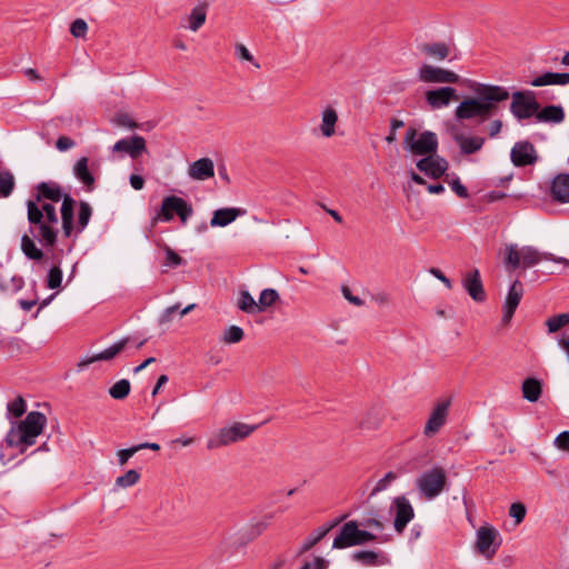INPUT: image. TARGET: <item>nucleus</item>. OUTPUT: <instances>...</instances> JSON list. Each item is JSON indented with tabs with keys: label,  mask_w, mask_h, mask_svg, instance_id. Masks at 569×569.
Instances as JSON below:
<instances>
[{
	"label": "nucleus",
	"mask_w": 569,
	"mask_h": 569,
	"mask_svg": "<svg viewBox=\"0 0 569 569\" xmlns=\"http://www.w3.org/2000/svg\"><path fill=\"white\" fill-rule=\"evenodd\" d=\"M27 216L31 226L30 233L36 236L46 247H54L58 237L56 207L51 203L39 204L29 200L27 202Z\"/></svg>",
	"instance_id": "obj_1"
},
{
	"label": "nucleus",
	"mask_w": 569,
	"mask_h": 569,
	"mask_svg": "<svg viewBox=\"0 0 569 569\" xmlns=\"http://www.w3.org/2000/svg\"><path fill=\"white\" fill-rule=\"evenodd\" d=\"M47 422L46 416L40 411H31L17 428H11L6 441L9 447L32 446L36 438L42 432Z\"/></svg>",
	"instance_id": "obj_2"
},
{
	"label": "nucleus",
	"mask_w": 569,
	"mask_h": 569,
	"mask_svg": "<svg viewBox=\"0 0 569 569\" xmlns=\"http://www.w3.org/2000/svg\"><path fill=\"white\" fill-rule=\"evenodd\" d=\"M506 257L505 264L507 268L517 269L522 267L523 269L531 268L538 264L541 260L553 259V254L550 252H540L537 248L531 246H525L518 249L515 243L507 244L505 248Z\"/></svg>",
	"instance_id": "obj_3"
},
{
	"label": "nucleus",
	"mask_w": 569,
	"mask_h": 569,
	"mask_svg": "<svg viewBox=\"0 0 569 569\" xmlns=\"http://www.w3.org/2000/svg\"><path fill=\"white\" fill-rule=\"evenodd\" d=\"M257 429L256 425L233 422L230 426L218 429L206 442L208 450H214L230 446L248 438Z\"/></svg>",
	"instance_id": "obj_4"
},
{
	"label": "nucleus",
	"mask_w": 569,
	"mask_h": 569,
	"mask_svg": "<svg viewBox=\"0 0 569 569\" xmlns=\"http://www.w3.org/2000/svg\"><path fill=\"white\" fill-rule=\"evenodd\" d=\"M447 473L442 467L436 466L423 471L415 481L416 488L426 500H433L445 489Z\"/></svg>",
	"instance_id": "obj_5"
},
{
	"label": "nucleus",
	"mask_w": 569,
	"mask_h": 569,
	"mask_svg": "<svg viewBox=\"0 0 569 569\" xmlns=\"http://www.w3.org/2000/svg\"><path fill=\"white\" fill-rule=\"evenodd\" d=\"M403 148L413 156H431L438 150V138L432 131H423L418 136L416 128H408L405 139Z\"/></svg>",
	"instance_id": "obj_6"
},
{
	"label": "nucleus",
	"mask_w": 569,
	"mask_h": 569,
	"mask_svg": "<svg viewBox=\"0 0 569 569\" xmlns=\"http://www.w3.org/2000/svg\"><path fill=\"white\" fill-rule=\"evenodd\" d=\"M472 91L485 107L488 118L497 111L500 102L507 101L510 97L507 88L497 84L476 83Z\"/></svg>",
	"instance_id": "obj_7"
},
{
	"label": "nucleus",
	"mask_w": 569,
	"mask_h": 569,
	"mask_svg": "<svg viewBox=\"0 0 569 569\" xmlns=\"http://www.w3.org/2000/svg\"><path fill=\"white\" fill-rule=\"evenodd\" d=\"M373 540H376V535L359 529L358 522L352 520L341 527L338 536L333 540L332 548L346 549L353 546H361Z\"/></svg>",
	"instance_id": "obj_8"
},
{
	"label": "nucleus",
	"mask_w": 569,
	"mask_h": 569,
	"mask_svg": "<svg viewBox=\"0 0 569 569\" xmlns=\"http://www.w3.org/2000/svg\"><path fill=\"white\" fill-rule=\"evenodd\" d=\"M511 97L510 112L517 120L522 121L533 116L537 117L540 104L536 99L535 92L515 91Z\"/></svg>",
	"instance_id": "obj_9"
},
{
	"label": "nucleus",
	"mask_w": 569,
	"mask_h": 569,
	"mask_svg": "<svg viewBox=\"0 0 569 569\" xmlns=\"http://www.w3.org/2000/svg\"><path fill=\"white\" fill-rule=\"evenodd\" d=\"M501 545V537L490 525L481 526L476 533V550L491 560Z\"/></svg>",
	"instance_id": "obj_10"
},
{
	"label": "nucleus",
	"mask_w": 569,
	"mask_h": 569,
	"mask_svg": "<svg viewBox=\"0 0 569 569\" xmlns=\"http://www.w3.org/2000/svg\"><path fill=\"white\" fill-rule=\"evenodd\" d=\"M450 403V400L446 399L440 400L435 405L423 429V435L426 437L430 438L437 435L446 425L449 416Z\"/></svg>",
	"instance_id": "obj_11"
},
{
	"label": "nucleus",
	"mask_w": 569,
	"mask_h": 569,
	"mask_svg": "<svg viewBox=\"0 0 569 569\" xmlns=\"http://www.w3.org/2000/svg\"><path fill=\"white\" fill-rule=\"evenodd\" d=\"M419 79L427 83H457L459 76L450 70L423 64L418 72Z\"/></svg>",
	"instance_id": "obj_12"
},
{
	"label": "nucleus",
	"mask_w": 569,
	"mask_h": 569,
	"mask_svg": "<svg viewBox=\"0 0 569 569\" xmlns=\"http://www.w3.org/2000/svg\"><path fill=\"white\" fill-rule=\"evenodd\" d=\"M455 117L458 120L478 118L480 121H485L489 119L485 112V107H482L479 98L476 94L475 97L466 98L460 102V104L456 108Z\"/></svg>",
	"instance_id": "obj_13"
},
{
	"label": "nucleus",
	"mask_w": 569,
	"mask_h": 569,
	"mask_svg": "<svg viewBox=\"0 0 569 569\" xmlns=\"http://www.w3.org/2000/svg\"><path fill=\"white\" fill-rule=\"evenodd\" d=\"M523 284L519 279H516L510 286L502 306V321L509 323L512 319L522 297H523Z\"/></svg>",
	"instance_id": "obj_14"
},
{
	"label": "nucleus",
	"mask_w": 569,
	"mask_h": 569,
	"mask_svg": "<svg viewBox=\"0 0 569 569\" xmlns=\"http://www.w3.org/2000/svg\"><path fill=\"white\" fill-rule=\"evenodd\" d=\"M510 157L516 167L533 164L538 159L536 149L529 141L516 142L511 149Z\"/></svg>",
	"instance_id": "obj_15"
},
{
	"label": "nucleus",
	"mask_w": 569,
	"mask_h": 569,
	"mask_svg": "<svg viewBox=\"0 0 569 569\" xmlns=\"http://www.w3.org/2000/svg\"><path fill=\"white\" fill-rule=\"evenodd\" d=\"M425 99L431 109H441L449 106L452 100H457V90L452 87L428 90Z\"/></svg>",
	"instance_id": "obj_16"
},
{
	"label": "nucleus",
	"mask_w": 569,
	"mask_h": 569,
	"mask_svg": "<svg viewBox=\"0 0 569 569\" xmlns=\"http://www.w3.org/2000/svg\"><path fill=\"white\" fill-rule=\"evenodd\" d=\"M417 168L432 179H439L448 169V161L438 156H426L417 161Z\"/></svg>",
	"instance_id": "obj_17"
},
{
	"label": "nucleus",
	"mask_w": 569,
	"mask_h": 569,
	"mask_svg": "<svg viewBox=\"0 0 569 569\" xmlns=\"http://www.w3.org/2000/svg\"><path fill=\"white\" fill-rule=\"evenodd\" d=\"M396 507V517H395V530L398 533H402L407 525L413 519L415 511L409 502V500L405 497H397L395 499Z\"/></svg>",
	"instance_id": "obj_18"
},
{
	"label": "nucleus",
	"mask_w": 569,
	"mask_h": 569,
	"mask_svg": "<svg viewBox=\"0 0 569 569\" xmlns=\"http://www.w3.org/2000/svg\"><path fill=\"white\" fill-rule=\"evenodd\" d=\"M129 338L124 337L118 342L113 343L112 346L108 347L107 349L102 350L101 352H98L91 357L84 358L78 362L79 370H82L83 368L88 367L89 365L96 362V361H108L113 359L117 355H119L128 345Z\"/></svg>",
	"instance_id": "obj_19"
},
{
	"label": "nucleus",
	"mask_w": 569,
	"mask_h": 569,
	"mask_svg": "<svg viewBox=\"0 0 569 569\" xmlns=\"http://www.w3.org/2000/svg\"><path fill=\"white\" fill-rule=\"evenodd\" d=\"M146 140L141 136H132L131 138L120 139L113 147V152H126L132 159H137L140 153L146 151Z\"/></svg>",
	"instance_id": "obj_20"
},
{
	"label": "nucleus",
	"mask_w": 569,
	"mask_h": 569,
	"mask_svg": "<svg viewBox=\"0 0 569 569\" xmlns=\"http://www.w3.org/2000/svg\"><path fill=\"white\" fill-rule=\"evenodd\" d=\"M462 286L468 292V295L477 302H483L486 300V292L483 289V284L480 278V272L478 269L469 271L466 273Z\"/></svg>",
	"instance_id": "obj_21"
},
{
	"label": "nucleus",
	"mask_w": 569,
	"mask_h": 569,
	"mask_svg": "<svg viewBox=\"0 0 569 569\" xmlns=\"http://www.w3.org/2000/svg\"><path fill=\"white\" fill-rule=\"evenodd\" d=\"M549 194L555 202L569 203V173H558L552 179Z\"/></svg>",
	"instance_id": "obj_22"
},
{
	"label": "nucleus",
	"mask_w": 569,
	"mask_h": 569,
	"mask_svg": "<svg viewBox=\"0 0 569 569\" xmlns=\"http://www.w3.org/2000/svg\"><path fill=\"white\" fill-rule=\"evenodd\" d=\"M451 137L458 143L461 152L463 154H472L479 151L485 139L480 137H465L456 127L450 129Z\"/></svg>",
	"instance_id": "obj_23"
},
{
	"label": "nucleus",
	"mask_w": 569,
	"mask_h": 569,
	"mask_svg": "<svg viewBox=\"0 0 569 569\" xmlns=\"http://www.w3.org/2000/svg\"><path fill=\"white\" fill-rule=\"evenodd\" d=\"M188 174L191 179L204 181L214 176V164L210 158H201L190 163Z\"/></svg>",
	"instance_id": "obj_24"
},
{
	"label": "nucleus",
	"mask_w": 569,
	"mask_h": 569,
	"mask_svg": "<svg viewBox=\"0 0 569 569\" xmlns=\"http://www.w3.org/2000/svg\"><path fill=\"white\" fill-rule=\"evenodd\" d=\"M339 122L337 110L328 104L321 111V121L319 124L320 133L323 138H331L336 134V128Z\"/></svg>",
	"instance_id": "obj_25"
},
{
	"label": "nucleus",
	"mask_w": 569,
	"mask_h": 569,
	"mask_svg": "<svg viewBox=\"0 0 569 569\" xmlns=\"http://www.w3.org/2000/svg\"><path fill=\"white\" fill-rule=\"evenodd\" d=\"M182 199L183 198L177 196H168L163 198L160 211L152 218V224H156L158 221H171L174 218V214H177Z\"/></svg>",
	"instance_id": "obj_26"
},
{
	"label": "nucleus",
	"mask_w": 569,
	"mask_h": 569,
	"mask_svg": "<svg viewBox=\"0 0 569 569\" xmlns=\"http://www.w3.org/2000/svg\"><path fill=\"white\" fill-rule=\"evenodd\" d=\"M246 210L240 208H220L213 211L210 220L211 227H226L232 223L239 216H243Z\"/></svg>",
	"instance_id": "obj_27"
},
{
	"label": "nucleus",
	"mask_w": 569,
	"mask_h": 569,
	"mask_svg": "<svg viewBox=\"0 0 569 569\" xmlns=\"http://www.w3.org/2000/svg\"><path fill=\"white\" fill-rule=\"evenodd\" d=\"M351 558L355 561L360 562L366 567H376L385 565L388 561V558L383 552H377L373 550H358L351 555Z\"/></svg>",
	"instance_id": "obj_28"
},
{
	"label": "nucleus",
	"mask_w": 569,
	"mask_h": 569,
	"mask_svg": "<svg viewBox=\"0 0 569 569\" xmlns=\"http://www.w3.org/2000/svg\"><path fill=\"white\" fill-rule=\"evenodd\" d=\"M37 191L38 192L36 194V199L33 201H36L39 204H42L41 202L43 199H48L53 202H58L62 198L61 188L57 183L41 182L37 186Z\"/></svg>",
	"instance_id": "obj_29"
},
{
	"label": "nucleus",
	"mask_w": 569,
	"mask_h": 569,
	"mask_svg": "<svg viewBox=\"0 0 569 569\" xmlns=\"http://www.w3.org/2000/svg\"><path fill=\"white\" fill-rule=\"evenodd\" d=\"M530 83L533 87L566 86V84H569V73L568 72H546V73L535 78Z\"/></svg>",
	"instance_id": "obj_30"
},
{
	"label": "nucleus",
	"mask_w": 569,
	"mask_h": 569,
	"mask_svg": "<svg viewBox=\"0 0 569 569\" xmlns=\"http://www.w3.org/2000/svg\"><path fill=\"white\" fill-rule=\"evenodd\" d=\"M73 207L74 200L66 194L61 206L62 230L66 237H70L73 231Z\"/></svg>",
	"instance_id": "obj_31"
},
{
	"label": "nucleus",
	"mask_w": 569,
	"mask_h": 569,
	"mask_svg": "<svg viewBox=\"0 0 569 569\" xmlns=\"http://www.w3.org/2000/svg\"><path fill=\"white\" fill-rule=\"evenodd\" d=\"M536 119L538 122L560 123L565 119V111L561 106H547L538 110Z\"/></svg>",
	"instance_id": "obj_32"
},
{
	"label": "nucleus",
	"mask_w": 569,
	"mask_h": 569,
	"mask_svg": "<svg viewBox=\"0 0 569 569\" xmlns=\"http://www.w3.org/2000/svg\"><path fill=\"white\" fill-rule=\"evenodd\" d=\"M88 162L89 160L87 157L80 158L73 167V173L80 182L88 187V189H92L96 180L89 171Z\"/></svg>",
	"instance_id": "obj_33"
},
{
	"label": "nucleus",
	"mask_w": 569,
	"mask_h": 569,
	"mask_svg": "<svg viewBox=\"0 0 569 569\" xmlns=\"http://www.w3.org/2000/svg\"><path fill=\"white\" fill-rule=\"evenodd\" d=\"M337 525V522H332L326 525L323 527H319L315 530L310 536H308L302 542L299 555H302L313 548L326 535Z\"/></svg>",
	"instance_id": "obj_34"
},
{
	"label": "nucleus",
	"mask_w": 569,
	"mask_h": 569,
	"mask_svg": "<svg viewBox=\"0 0 569 569\" xmlns=\"http://www.w3.org/2000/svg\"><path fill=\"white\" fill-rule=\"evenodd\" d=\"M521 389L523 398L530 402L538 401L542 392L540 381L535 378H527Z\"/></svg>",
	"instance_id": "obj_35"
},
{
	"label": "nucleus",
	"mask_w": 569,
	"mask_h": 569,
	"mask_svg": "<svg viewBox=\"0 0 569 569\" xmlns=\"http://www.w3.org/2000/svg\"><path fill=\"white\" fill-rule=\"evenodd\" d=\"M207 19V8L204 4L196 6L189 14V29L193 32L198 31Z\"/></svg>",
	"instance_id": "obj_36"
},
{
	"label": "nucleus",
	"mask_w": 569,
	"mask_h": 569,
	"mask_svg": "<svg viewBox=\"0 0 569 569\" xmlns=\"http://www.w3.org/2000/svg\"><path fill=\"white\" fill-rule=\"evenodd\" d=\"M21 250L22 252L31 260H41L43 258V252L39 249L34 241L30 238L29 234H23L21 238Z\"/></svg>",
	"instance_id": "obj_37"
},
{
	"label": "nucleus",
	"mask_w": 569,
	"mask_h": 569,
	"mask_svg": "<svg viewBox=\"0 0 569 569\" xmlns=\"http://www.w3.org/2000/svg\"><path fill=\"white\" fill-rule=\"evenodd\" d=\"M422 51L432 58L445 60L449 56L450 49L443 42H436L423 44Z\"/></svg>",
	"instance_id": "obj_38"
},
{
	"label": "nucleus",
	"mask_w": 569,
	"mask_h": 569,
	"mask_svg": "<svg viewBox=\"0 0 569 569\" xmlns=\"http://www.w3.org/2000/svg\"><path fill=\"white\" fill-rule=\"evenodd\" d=\"M16 186L14 177L9 170L0 171V198H8Z\"/></svg>",
	"instance_id": "obj_39"
},
{
	"label": "nucleus",
	"mask_w": 569,
	"mask_h": 569,
	"mask_svg": "<svg viewBox=\"0 0 569 569\" xmlns=\"http://www.w3.org/2000/svg\"><path fill=\"white\" fill-rule=\"evenodd\" d=\"M238 308L247 313L258 312V302L254 301L250 292L243 290L240 292Z\"/></svg>",
	"instance_id": "obj_40"
},
{
	"label": "nucleus",
	"mask_w": 569,
	"mask_h": 569,
	"mask_svg": "<svg viewBox=\"0 0 569 569\" xmlns=\"http://www.w3.org/2000/svg\"><path fill=\"white\" fill-rule=\"evenodd\" d=\"M130 388L129 380L121 379L109 389V395L116 400H122L129 395Z\"/></svg>",
	"instance_id": "obj_41"
},
{
	"label": "nucleus",
	"mask_w": 569,
	"mask_h": 569,
	"mask_svg": "<svg viewBox=\"0 0 569 569\" xmlns=\"http://www.w3.org/2000/svg\"><path fill=\"white\" fill-rule=\"evenodd\" d=\"M243 330L239 326L228 327L221 337V341L227 345L238 343L243 339Z\"/></svg>",
	"instance_id": "obj_42"
},
{
	"label": "nucleus",
	"mask_w": 569,
	"mask_h": 569,
	"mask_svg": "<svg viewBox=\"0 0 569 569\" xmlns=\"http://www.w3.org/2000/svg\"><path fill=\"white\" fill-rule=\"evenodd\" d=\"M279 299V293L274 289H264L261 291L258 301V311L271 307Z\"/></svg>",
	"instance_id": "obj_43"
},
{
	"label": "nucleus",
	"mask_w": 569,
	"mask_h": 569,
	"mask_svg": "<svg viewBox=\"0 0 569 569\" xmlns=\"http://www.w3.org/2000/svg\"><path fill=\"white\" fill-rule=\"evenodd\" d=\"M569 325V312L568 313H560L557 316H552L547 319L546 326L548 328L549 333L557 332L562 327Z\"/></svg>",
	"instance_id": "obj_44"
},
{
	"label": "nucleus",
	"mask_w": 569,
	"mask_h": 569,
	"mask_svg": "<svg viewBox=\"0 0 569 569\" xmlns=\"http://www.w3.org/2000/svg\"><path fill=\"white\" fill-rule=\"evenodd\" d=\"M163 251H164L163 267H167L169 269H174V268L181 266L184 262L182 257L179 253H177L169 246L164 244L163 246Z\"/></svg>",
	"instance_id": "obj_45"
},
{
	"label": "nucleus",
	"mask_w": 569,
	"mask_h": 569,
	"mask_svg": "<svg viewBox=\"0 0 569 569\" xmlns=\"http://www.w3.org/2000/svg\"><path fill=\"white\" fill-rule=\"evenodd\" d=\"M140 477L141 476L137 470L130 469L124 475H122L116 479V486L119 488L132 487L139 482Z\"/></svg>",
	"instance_id": "obj_46"
},
{
	"label": "nucleus",
	"mask_w": 569,
	"mask_h": 569,
	"mask_svg": "<svg viewBox=\"0 0 569 569\" xmlns=\"http://www.w3.org/2000/svg\"><path fill=\"white\" fill-rule=\"evenodd\" d=\"M92 214V209L90 204L86 201H81L79 204V212H78V226L79 231H82L87 224L89 223V220Z\"/></svg>",
	"instance_id": "obj_47"
},
{
	"label": "nucleus",
	"mask_w": 569,
	"mask_h": 569,
	"mask_svg": "<svg viewBox=\"0 0 569 569\" xmlns=\"http://www.w3.org/2000/svg\"><path fill=\"white\" fill-rule=\"evenodd\" d=\"M62 282V271L59 267H52L47 277V286L49 289H57Z\"/></svg>",
	"instance_id": "obj_48"
},
{
	"label": "nucleus",
	"mask_w": 569,
	"mask_h": 569,
	"mask_svg": "<svg viewBox=\"0 0 569 569\" xmlns=\"http://www.w3.org/2000/svg\"><path fill=\"white\" fill-rule=\"evenodd\" d=\"M27 409V403L23 397L18 396L12 402L8 405V411L16 418L21 417Z\"/></svg>",
	"instance_id": "obj_49"
},
{
	"label": "nucleus",
	"mask_w": 569,
	"mask_h": 569,
	"mask_svg": "<svg viewBox=\"0 0 569 569\" xmlns=\"http://www.w3.org/2000/svg\"><path fill=\"white\" fill-rule=\"evenodd\" d=\"M526 512V507L521 502H513L509 508V516L515 519L516 525L523 521Z\"/></svg>",
	"instance_id": "obj_50"
},
{
	"label": "nucleus",
	"mask_w": 569,
	"mask_h": 569,
	"mask_svg": "<svg viewBox=\"0 0 569 569\" xmlns=\"http://www.w3.org/2000/svg\"><path fill=\"white\" fill-rule=\"evenodd\" d=\"M87 31H88V24L87 22L81 19V18H78L76 19L71 26H70V33L74 37V38H84L86 34H87Z\"/></svg>",
	"instance_id": "obj_51"
},
{
	"label": "nucleus",
	"mask_w": 569,
	"mask_h": 569,
	"mask_svg": "<svg viewBox=\"0 0 569 569\" xmlns=\"http://www.w3.org/2000/svg\"><path fill=\"white\" fill-rule=\"evenodd\" d=\"M397 475L392 471H389L381 478L375 486L371 495H376L377 492L383 491L388 488V486L396 480Z\"/></svg>",
	"instance_id": "obj_52"
},
{
	"label": "nucleus",
	"mask_w": 569,
	"mask_h": 569,
	"mask_svg": "<svg viewBox=\"0 0 569 569\" xmlns=\"http://www.w3.org/2000/svg\"><path fill=\"white\" fill-rule=\"evenodd\" d=\"M192 213H193L192 206L189 202H187L184 199H182V202L177 212V216L179 217L181 222L183 224H186L188 219L192 216Z\"/></svg>",
	"instance_id": "obj_53"
},
{
	"label": "nucleus",
	"mask_w": 569,
	"mask_h": 569,
	"mask_svg": "<svg viewBox=\"0 0 569 569\" xmlns=\"http://www.w3.org/2000/svg\"><path fill=\"white\" fill-rule=\"evenodd\" d=\"M236 53L239 59L252 62L257 69L260 68V64L254 61L253 56L250 53V51L247 49L244 44L238 43L236 46Z\"/></svg>",
	"instance_id": "obj_54"
},
{
	"label": "nucleus",
	"mask_w": 569,
	"mask_h": 569,
	"mask_svg": "<svg viewBox=\"0 0 569 569\" xmlns=\"http://www.w3.org/2000/svg\"><path fill=\"white\" fill-rule=\"evenodd\" d=\"M113 122L119 127H126L129 129H136L138 128V123L133 121L129 114L127 113H119L113 118Z\"/></svg>",
	"instance_id": "obj_55"
},
{
	"label": "nucleus",
	"mask_w": 569,
	"mask_h": 569,
	"mask_svg": "<svg viewBox=\"0 0 569 569\" xmlns=\"http://www.w3.org/2000/svg\"><path fill=\"white\" fill-rule=\"evenodd\" d=\"M138 452L137 446H132L130 448L121 449L117 452L118 461L120 466L126 465L129 459Z\"/></svg>",
	"instance_id": "obj_56"
},
{
	"label": "nucleus",
	"mask_w": 569,
	"mask_h": 569,
	"mask_svg": "<svg viewBox=\"0 0 569 569\" xmlns=\"http://www.w3.org/2000/svg\"><path fill=\"white\" fill-rule=\"evenodd\" d=\"M450 187L459 198L467 199L469 197L467 188L460 182L458 178L450 182Z\"/></svg>",
	"instance_id": "obj_57"
},
{
	"label": "nucleus",
	"mask_w": 569,
	"mask_h": 569,
	"mask_svg": "<svg viewBox=\"0 0 569 569\" xmlns=\"http://www.w3.org/2000/svg\"><path fill=\"white\" fill-rule=\"evenodd\" d=\"M180 305H173L163 310L161 316L159 317V323L164 325L172 320V315L179 309Z\"/></svg>",
	"instance_id": "obj_58"
},
{
	"label": "nucleus",
	"mask_w": 569,
	"mask_h": 569,
	"mask_svg": "<svg viewBox=\"0 0 569 569\" xmlns=\"http://www.w3.org/2000/svg\"><path fill=\"white\" fill-rule=\"evenodd\" d=\"M341 292H342V295H343L345 299H346V300H348L350 303H352V305H355V306H357V307H360V306H362V305H363V300H362V299H360V298H359V297H357V296H353V295L351 293V290L349 289V287H348V286H342V287H341Z\"/></svg>",
	"instance_id": "obj_59"
},
{
	"label": "nucleus",
	"mask_w": 569,
	"mask_h": 569,
	"mask_svg": "<svg viewBox=\"0 0 569 569\" xmlns=\"http://www.w3.org/2000/svg\"><path fill=\"white\" fill-rule=\"evenodd\" d=\"M555 443L559 449L569 451V431L560 432L557 436Z\"/></svg>",
	"instance_id": "obj_60"
},
{
	"label": "nucleus",
	"mask_w": 569,
	"mask_h": 569,
	"mask_svg": "<svg viewBox=\"0 0 569 569\" xmlns=\"http://www.w3.org/2000/svg\"><path fill=\"white\" fill-rule=\"evenodd\" d=\"M73 146H74V141L71 138L66 137V136L59 137L56 142V147L60 151H67V150L71 149Z\"/></svg>",
	"instance_id": "obj_61"
},
{
	"label": "nucleus",
	"mask_w": 569,
	"mask_h": 569,
	"mask_svg": "<svg viewBox=\"0 0 569 569\" xmlns=\"http://www.w3.org/2000/svg\"><path fill=\"white\" fill-rule=\"evenodd\" d=\"M367 415H368V418L360 422V427L361 428H367V429H376V428H378L379 425H380V420L377 417H375L371 420V416H375V411L370 410Z\"/></svg>",
	"instance_id": "obj_62"
},
{
	"label": "nucleus",
	"mask_w": 569,
	"mask_h": 569,
	"mask_svg": "<svg viewBox=\"0 0 569 569\" xmlns=\"http://www.w3.org/2000/svg\"><path fill=\"white\" fill-rule=\"evenodd\" d=\"M429 272L435 277L437 278L438 280H440L445 286L446 288L448 289H451L452 288V282L451 280L445 276V273L438 269V268H431L429 270Z\"/></svg>",
	"instance_id": "obj_63"
},
{
	"label": "nucleus",
	"mask_w": 569,
	"mask_h": 569,
	"mask_svg": "<svg viewBox=\"0 0 569 569\" xmlns=\"http://www.w3.org/2000/svg\"><path fill=\"white\" fill-rule=\"evenodd\" d=\"M129 181L134 190H141L144 186V179L139 174H131Z\"/></svg>",
	"instance_id": "obj_64"
}]
</instances>
